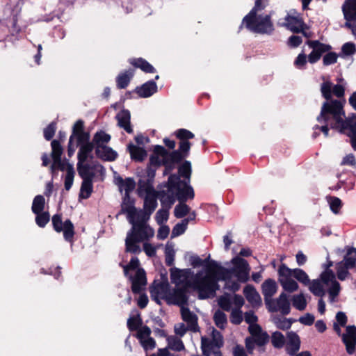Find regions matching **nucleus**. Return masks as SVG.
Instances as JSON below:
<instances>
[{
  "instance_id": "1",
  "label": "nucleus",
  "mask_w": 356,
  "mask_h": 356,
  "mask_svg": "<svg viewBox=\"0 0 356 356\" xmlns=\"http://www.w3.org/2000/svg\"><path fill=\"white\" fill-rule=\"evenodd\" d=\"M316 120L318 124L314 127L316 130H321L325 137L328 136L329 127L346 134L350 138L352 147L356 150V114L351 118L346 119L340 101L323 104Z\"/></svg>"
},
{
  "instance_id": "2",
  "label": "nucleus",
  "mask_w": 356,
  "mask_h": 356,
  "mask_svg": "<svg viewBox=\"0 0 356 356\" xmlns=\"http://www.w3.org/2000/svg\"><path fill=\"white\" fill-rule=\"evenodd\" d=\"M214 278L209 269L200 271L195 275L191 269H170L171 282L178 287L177 289H181L185 293L186 289L192 288L198 291L201 299L213 297L216 291L219 289V286L216 283Z\"/></svg>"
},
{
  "instance_id": "3",
  "label": "nucleus",
  "mask_w": 356,
  "mask_h": 356,
  "mask_svg": "<svg viewBox=\"0 0 356 356\" xmlns=\"http://www.w3.org/2000/svg\"><path fill=\"white\" fill-rule=\"evenodd\" d=\"M229 267H218L209 268L215 277V282L222 280L225 282V288L232 291H238L241 283L250 279L251 268L246 260L236 256L229 261Z\"/></svg>"
},
{
  "instance_id": "4",
  "label": "nucleus",
  "mask_w": 356,
  "mask_h": 356,
  "mask_svg": "<svg viewBox=\"0 0 356 356\" xmlns=\"http://www.w3.org/2000/svg\"><path fill=\"white\" fill-rule=\"evenodd\" d=\"M127 219L132 227L127 232L125 239L126 251L131 253L141 252L139 242L148 241L153 238L154 229L147 223L148 220H143L136 215L126 213Z\"/></svg>"
},
{
  "instance_id": "5",
  "label": "nucleus",
  "mask_w": 356,
  "mask_h": 356,
  "mask_svg": "<svg viewBox=\"0 0 356 356\" xmlns=\"http://www.w3.org/2000/svg\"><path fill=\"white\" fill-rule=\"evenodd\" d=\"M267 3L266 0H257L254 8L243 18L241 26L245 25L248 29L254 33H272L274 28L270 15L263 12Z\"/></svg>"
},
{
  "instance_id": "6",
  "label": "nucleus",
  "mask_w": 356,
  "mask_h": 356,
  "mask_svg": "<svg viewBox=\"0 0 356 356\" xmlns=\"http://www.w3.org/2000/svg\"><path fill=\"white\" fill-rule=\"evenodd\" d=\"M308 286L314 295L321 298L325 295V291H327L331 302H335L340 291V285L330 270H325L321 273L320 280H314Z\"/></svg>"
},
{
  "instance_id": "7",
  "label": "nucleus",
  "mask_w": 356,
  "mask_h": 356,
  "mask_svg": "<svg viewBox=\"0 0 356 356\" xmlns=\"http://www.w3.org/2000/svg\"><path fill=\"white\" fill-rule=\"evenodd\" d=\"M157 207L156 197L154 190L149 186L145 188V197L143 209H137L131 198L127 199L122 204V212L131 213L143 220H149L152 213Z\"/></svg>"
},
{
  "instance_id": "8",
  "label": "nucleus",
  "mask_w": 356,
  "mask_h": 356,
  "mask_svg": "<svg viewBox=\"0 0 356 356\" xmlns=\"http://www.w3.org/2000/svg\"><path fill=\"white\" fill-rule=\"evenodd\" d=\"M152 298L158 303L163 299L169 304L182 305L186 302L185 293L181 289H170L167 282L154 283L150 289Z\"/></svg>"
},
{
  "instance_id": "9",
  "label": "nucleus",
  "mask_w": 356,
  "mask_h": 356,
  "mask_svg": "<svg viewBox=\"0 0 356 356\" xmlns=\"http://www.w3.org/2000/svg\"><path fill=\"white\" fill-rule=\"evenodd\" d=\"M181 160L180 153L178 152H168L165 148L160 145H156L153 154L149 159L150 165L159 166L165 165L164 174H168L173 168L175 163Z\"/></svg>"
},
{
  "instance_id": "10",
  "label": "nucleus",
  "mask_w": 356,
  "mask_h": 356,
  "mask_svg": "<svg viewBox=\"0 0 356 356\" xmlns=\"http://www.w3.org/2000/svg\"><path fill=\"white\" fill-rule=\"evenodd\" d=\"M168 188L172 197L176 196L180 201L194 197L193 188L186 181H180L179 177L177 175H173L169 177Z\"/></svg>"
},
{
  "instance_id": "11",
  "label": "nucleus",
  "mask_w": 356,
  "mask_h": 356,
  "mask_svg": "<svg viewBox=\"0 0 356 356\" xmlns=\"http://www.w3.org/2000/svg\"><path fill=\"white\" fill-rule=\"evenodd\" d=\"M52 163L51 165V171L54 175L56 171L60 170L63 172L62 179L65 189L67 190V159H61L63 153V148L60 142L57 140H53L51 143Z\"/></svg>"
},
{
  "instance_id": "12",
  "label": "nucleus",
  "mask_w": 356,
  "mask_h": 356,
  "mask_svg": "<svg viewBox=\"0 0 356 356\" xmlns=\"http://www.w3.org/2000/svg\"><path fill=\"white\" fill-rule=\"evenodd\" d=\"M124 273L128 275L130 270H136L134 277L130 276L132 283V291L134 293H139L146 285V277L143 269L139 268V260L137 257L131 258L128 265L123 266Z\"/></svg>"
},
{
  "instance_id": "13",
  "label": "nucleus",
  "mask_w": 356,
  "mask_h": 356,
  "mask_svg": "<svg viewBox=\"0 0 356 356\" xmlns=\"http://www.w3.org/2000/svg\"><path fill=\"white\" fill-rule=\"evenodd\" d=\"M280 24L293 32H302L307 38L311 36V34L307 33V26L303 22L300 14L294 10H290L280 22Z\"/></svg>"
},
{
  "instance_id": "14",
  "label": "nucleus",
  "mask_w": 356,
  "mask_h": 356,
  "mask_svg": "<svg viewBox=\"0 0 356 356\" xmlns=\"http://www.w3.org/2000/svg\"><path fill=\"white\" fill-rule=\"evenodd\" d=\"M80 145L79 150L77 154L78 163L77 170L79 175L86 176L88 175L87 164L90 163V161L93 158L92 151L94 148L93 143L89 141L79 144Z\"/></svg>"
},
{
  "instance_id": "15",
  "label": "nucleus",
  "mask_w": 356,
  "mask_h": 356,
  "mask_svg": "<svg viewBox=\"0 0 356 356\" xmlns=\"http://www.w3.org/2000/svg\"><path fill=\"white\" fill-rule=\"evenodd\" d=\"M293 278L292 269L282 264L278 269V280L284 291L289 293L298 291L299 286Z\"/></svg>"
},
{
  "instance_id": "16",
  "label": "nucleus",
  "mask_w": 356,
  "mask_h": 356,
  "mask_svg": "<svg viewBox=\"0 0 356 356\" xmlns=\"http://www.w3.org/2000/svg\"><path fill=\"white\" fill-rule=\"evenodd\" d=\"M211 329V341L206 337H202V349L205 356H211V353H216V350L223 344V339L220 333L213 327Z\"/></svg>"
},
{
  "instance_id": "17",
  "label": "nucleus",
  "mask_w": 356,
  "mask_h": 356,
  "mask_svg": "<svg viewBox=\"0 0 356 356\" xmlns=\"http://www.w3.org/2000/svg\"><path fill=\"white\" fill-rule=\"evenodd\" d=\"M306 44L312 49L308 54V61L310 64L317 63L324 54L332 49L330 45L322 43L318 40H307Z\"/></svg>"
},
{
  "instance_id": "18",
  "label": "nucleus",
  "mask_w": 356,
  "mask_h": 356,
  "mask_svg": "<svg viewBox=\"0 0 356 356\" xmlns=\"http://www.w3.org/2000/svg\"><path fill=\"white\" fill-rule=\"evenodd\" d=\"M266 307L270 312H280L282 314H289L291 308L288 296L285 293H282L276 299H272Z\"/></svg>"
},
{
  "instance_id": "19",
  "label": "nucleus",
  "mask_w": 356,
  "mask_h": 356,
  "mask_svg": "<svg viewBox=\"0 0 356 356\" xmlns=\"http://www.w3.org/2000/svg\"><path fill=\"white\" fill-rule=\"evenodd\" d=\"M218 302L220 307L225 311H232L234 307H242L244 305L243 298L236 294H225L220 297Z\"/></svg>"
},
{
  "instance_id": "20",
  "label": "nucleus",
  "mask_w": 356,
  "mask_h": 356,
  "mask_svg": "<svg viewBox=\"0 0 356 356\" xmlns=\"http://www.w3.org/2000/svg\"><path fill=\"white\" fill-rule=\"evenodd\" d=\"M151 332L147 326L140 327L137 332L136 337L145 351L152 350L156 347L155 340L150 337Z\"/></svg>"
},
{
  "instance_id": "21",
  "label": "nucleus",
  "mask_w": 356,
  "mask_h": 356,
  "mask_svg": "<svg viewBox=\"0 0 356 356\" xmlns=\"http://www.w3.org/2000/svg\"><path fill=\"white\" fill-rule=\"evenodd\" d=\"M88 175L83 176L79 175L82 179H86L90 181H103L105 176V170L104 167L98 163L97 161H91L90 163L87 164Z\"/></svg>"
},
{
  "instance_id": "22",
  "label": "nucleus",
  "mask_w": 356,
  "mask_h": 356,
  "mask_svg": "<svg viewBox=\"0 0 356 356\" xmlns=\"http://www.w3.org/2000/svg\"><path fill=\"white\" fill-rule=\"evenodd\" d=\"M90 135L83 130V122L81 120L76 122L72 128V134L70 136V141L76 140L77 143H86L89 141Z\"/></svg>"
},
{
  "instance_id": "23",
  "label": "nucleus",
  "mask_w": 356,
  "mask_h": 356,
  "mask_svg": "<svg viewBox=\"0 0 356 356\" xmlns=\"http://www.w3.org/2000/svg\"><path fill=\"white\" fill-rule=\"evenodd\" d=\"M341 336L348 353H353L355 351L356 344V327L354 325L347 326L346 332Z\"/></svg>"
},
{
  "instance_id": "24",
  "label": "nucleus",
  "mask_w": 356,
  "mask_h": 356,
  "mask_svg": "<svg viewBox=\"0 0 356 356\" xmlns=\"http://www.w3.org/2000/svg\"><path fill=\"white\" fill-rule=\"evenodd\" d=\"M116 184L118 186L119 190L121 193L124 192V197L122 200V205L124 204L127 199L130 198L129 193L132 192L136 186L135 181L131 178H127L123 179L118 177L115 179Z\"/></svg>"
},
{
  "instance_id": "25",
  "label": "nucleus",
  "mask_w": 356,
  "mask_h": 356,
  "mask_svg": "<svg viewBox=\"0 0 356 356\" xmlns=\"http://www.w3.org/2000/svg\"><path fill=\"white\" fill-rule=\"evenodd\" d=\"M278 286L273 279L266 280L261 284V292L264 296L266 305L272 300V297L277 293Z\"/></svg>"
},
{
  "instance_id": "26",
  "label": "nucleus",
  "mask_w": 356,
  "mask_h": 356,
  "mask_svg": "<svg viewBox=\"0 0 356 356\" xmlns=\"http://www.w3.org/2000/svg\"><path fill=\"white\" fill-rule=\"evenodd\" d=\"M243 294L252 307H258L261 305V298L253 286L249 284L245 286L243 289Z\"/></svg>"
},
{
  "instance_id": "27",
  "label": "nucleus",
  "mask_w": 356,
  "mask_h": 356,
  "mask_svg": "<svg viewBox=\"0 0 356 356\" xmlns=\"http://www.w3.org/2000/svg\"><path fill=\"white\" fill-rule=\"evenodd\" d=\"M248 330L257 346H262L268 341V335L261 330L259 325H252Z\"/></svg>"
},
{
  "instance_id": "28",
  "label": "nucleus",
  "mask_w": 356,
  "mask_h": 356,
  "mask_svg": "<svg viewBox=\"0 0 356 356\" xmlns=\"http://www.w3.org/2000/svg\"><path fill=\"white\" fill-rule=\"evenodd\" d=\"M300 348V339L298 335L293 332H289L287 334V341L286 346V352L293 355L299 350Z\"/></svg>"
},
{
  "instance_id": "29",
  "label": "nucleus",
  "mask_w": 356,
  "mask_h": 356,
  "mask_svg": "<svg viewBox=\"0 0 356 356\" xmlns=\"http://www.w3.org/2000/svg\"><path fill=\"white\" fill-rule=\"evenodd\" d=\"M157 91V85L153 81H147L140 87H138L136 89V93L139 97L143 98H147L152 96Z\"/></svg>"
},
{
  "instance_id": "30",
  "label": "nucleus",
  "mask_w": 356,
  "mask_h": 356,
  "mask_svg": "<svg viewBox=\"0 0 356 356\" xmlns=\"http://www.w3.org/2000/svg\"><path fill=\"white\" fill-rule=\"evenodd\" d=\"M342 10L346 21L356 20V0H346Z\"/></svg>"
},
{
  "instance_id": "31",
  "label": "nucleus",
  "mask_w": 356,
  "mask_h": 356,
  "mask_svg": "<svg viewBox=\"0 0 356 356\" xmlns=\"http://www.w3.org/2000/svg\"><path fill=\"white\" fill-rule=\"evenodd\" d=\"M184 304L179 305L181 306V313L183 320L188 325V327L193 331L197 328V316L195 314L191 312Z\"/></svg>"
},
{
  "instance_id": "32",
  "label": "nucleus",
  "mask_w": 356,
  "mask_h": 356,
  "mask_svg": "<svg viewBox=\"0 0 356 356\" xmlns=\"http://www.w3.org/2000/svg\"><path fill=\"white\" fill-rule=\"evenodd\" d=\"M118 125L123 128L127 133H132L133 129L130 124L131 115L129 111L122 110L116 115Z\"/></svg>"
},
{
  "instance_id": "33",
  "label": "nucleus",
  "mask_w": 356,
  "mask_h": 356,
  "mask_svg": "<svg viewBox=\"0 0 356 356\" xmlns=\"http://www.w3.org/2000/svg\"><path fill=\"white\" fill-rule=\"evenodd\" d=\"M195 218V214L194 212L190 213L188 218H185L181 220V222L177 223L172 229V237H177L178 236H180L181 234H184L186 231L188 224L190 220H193Z\"/></svg>"
},
{
  "instance_id": "34",
  "label": "nucleus",
  "mask_w": 356,
  "mask_h": 356,
  "mask_svg": "<svg viewBox=\"0 0 356 356\" xmlns=\"http://www.w3.org/2000/svg\"><path fill=\"white\" fill-rule=\"evenodd\" d=\"M96 154L97 156L106 161H113L118 155L116 152L106 145L98 147L96 149Z\"/></svg>"
},
{
  "instance_id": "35",
  "label": "nucleus",
  "mask_w": 356,
  "mask_h": 356,
  "mask_svg": "<svg viewBox=\"0 0 356 356\" xmlns=\"http://www.w3.org/2000/svg\"><path fill=\"white\" fill-rule=\"evenodd\" d=\"M128 149L131 159L135 161H141L147 156V152L143 147L130 144Z\"/></svg>"
},
{
  "instance_id": "36",
  "label": "nucleus",
  "mask_w": 356,
  "mask_h": 356,
  "mask_svg": "<svg viewBox=\"0 0 356 356\" xmlns=\"http://www.w3.org/2000/svg\"><path fill=\"white\" fill-rule=\"evenodd\" d=\"M52 224L55 231L63 232V237L67 241V221L63 222L61 216L56 214L52 217Z\"/></svg>"
},
{
  "instance_id": "37",
  "label": "nucleus",
  "mask_w": 356,
  "mask_h": 356,
  "mask_svg": "<svg viewBox=\"0 0 356 356\" xmlns=\"http://www.w3.org/2000/svg\"><path fill=\"white\" fill-rule=\"evenodd\" d=\"M130 63L146 73H154L155 72L154 67L149 64L147 61L143 58H134L130 60Z\"/></svg>"
},
{
  "instance_id": "38",
  "label": "nucleus",
  "mask_w": 356,
  "mask_h": 356,
  "mask_svg": "<svg viewBox=\"0 0 356 356\" xmlns=\"http://www.w3.org/2000/svg\"><path fill=\"white\" fill-rule=\"evenodd\" d=\"M166 341L168 343V346L165 348H168V350L171 349L175 351H181L185 348L182 341L177 337L168 336Z\"/></svg>"
},
{
  "instance_id": "39",
  "label": "nucleus",
  "mask_w": 356,
  "mask_h": 356,
  "mask_svg": "<svg viewBox=\"0 0 356 356\" xmlns=\"http://www.w3.org/2000/svg\"><path fill=\"white\" fill-rule=\"evenodd\" d=\"M45 207V199L43 195H38L33 200L31 211L34 214L44 212Z\"/></svg>"
},
{
  "instance_id": "40",
  "label": "nucleus",
  "mask_w": 356,
  "mask_h": 356,
  "mask_svg": "<svg viewBox=\"0 0 356 356\" xmlns=\"http://www.w3.org/2000/svg\"><path fill=\"white\" fill-rule=\"evenodd\" d=\"M133 76L134 72L132 70L126 71L120 74L116 79L118 87L120 88H126Z\"/></svg>"
},
{
  "instance_id": "41",
  "label": "nucleus",
  "mask_w": 356,
  "mask_h": 356,
  "mask_svg": "<svg viewBox=\"0 0 356 356\" xmlns=\"http://www.w3.org/2000/svg\"><path fill=\"white\" fill-rule=\"evenodd\" d=\"M110 139L111 136L104 131L97 132L93 138V145H95V149L99 146H105Z\"/></svg>"
},
{
  "instance_id": "42",
  "label": "nucleus",
  "mask_w": 356,
  "mask_h": 356,
  "mask_svg": "<svg viewBox=\"0 0 356 356\" xmlns=\"http://www.w3.org/2000/svg\"><path fill=\"white\" fill-rule=\"evenodd\" d=\"M291 301L293 306L299 311H303L307 307V300L303 293L293 296Z\"/></svg>"
},
{
  "instance_id": "43",
  "label": "nucleus",
  "mask_w": 356,
  "mask_h": 356,
  "mask_svg": "<svg viewBox=\"0 0 356 356\" xmlns=\"http://www.w3.org/2000/svg\"><path fill=\"white\" fill-rule=\"evenodd\" d=\"M292 273L293 275V277L296 279L298 282L303 284L305 286L309 284L310 280L308 275L303 270L300 268H294L292 269Z\"/></svg>"
},
{
  "instance_id": "44",
  "label": "nucleus",
  "mask_w": 356,
  "mask_h": 356,
  "mask_svg": "<svg viewBox=\"0 0 356 356\" xmlns=\"http://www.w3.org/2000/svg\"><path fill=\"white\" fill-rule=\"evenodd\" d=\"M327 202L329 204L330 210L334 213L338 214L342 207V202L339 197L333 196L326 197Z\"/></svg>"
},
{
  "instance_id": "45",
  "label": "nucleus",
  "mask_w": 356,
  "mask_h": 356,
  "mask_svg": "<svg viewBox=\"0 0 356 356\" xmlns=\"http://www.w3.org/2000/svg\"><path fill=\"white\" fill-rule=\"evenodd\" d=\"M92 181L83 179L79 196L81 198L86 199L89 197L92 191Z\"/></svg>"
},
{
  "instance_id": "46",
  "label": "nucleus",
  "mask_w": 356,
  "mask_h": 356,
  "mask_svg": "<svg viewBox=\"0 0 356 356\" xmlns=\"http://www.w3.org/2000/svg\"><path fill=\"white\" fill-rule=\"evenodd\" d=\"M356 261V249H351L348 250L347 255L345 257L343 261L339 264H343L346 268H353Z\"/></svg>"
},
{
  "instance_id": "47",
  "label": "nucleus",
  "mask_w": 356,
  "mask_h": 356,
  "mask_svg": "<svg viewBox=\"0 0 356 356\" xmlns=\"http://www.w3.org/2000/svg\"><path fill=\"white\" fill-rule=\"evenodd\" d=\"M307 63H309L308 55L307 56L304 51H302L294 60L293 65L296 68L302 70L306 68Z\"/></svg>"
},
{
  "instance_id": "48",
  "label": "nucleus",
  "mask_w": 356,
  "mask_h": 356,
  "mask_svg": "<svg viewBox=\"0 0 356 356\" xmlns=\"http://www.w3.org/2000/svg\"><path fill=\"white\" fill-rule=\"evenodd\" d=\"M165 256L166 264L171 266L174 264L175 251L172 244L168 243L165 248Z\"/></svg>"
},
{
  "instance_id": "49",
  "label": "nucleus",
  "mask_w": 356,
  "mask_h": 356,
  "mask_svg": "<svg viewBox=\"0 0 356 356\" xmlns=\"http://www.w3.org/2000/svg\"><path fill=\"white\" fill-rule=\"evenodd\" d=\"M271 343L276 348H281L285 343L284 336L280 332H275L271 336Z\"/></svg>"
},
{
  "instance_id": "50",
  "label": "nucleus",
  "mask_w": 356,
  "mask_h": 356,
  "mask_svg": "<svg viewBox=\"0 0 356 356\" xmlns=\"http://www.w3.org/2000/svg\"><path fill=\"white\" fill-rule=\"evenodd\" d=\"M356 52V46L353 42H346L341 47V53L339 56L346 58L353 56Z\"/></svg>"
},
{
  "instance_id": "51",
  "label": "nucleus",
  "mask_w": 356,
  "mask_h": 356,
  "mask_svg": "<svg viewBox=\"0 0 356 356\" xmlns=\"http://www.w3.org/2000/svg\"><path fill=\"white\" fill-rule=\"evenodd\" d=\"M35 215V223L40 227H44L49 222L50 215L48 211L38 213Z\"/></svg>"
},
{
  "instance_id": "52",
  "label": "nucleus",
  "mask_w": 356,
  "mask_h": 356,
  "mask_svg": "<svg viewBox=\"0 0 356 356\" xmlns=\"http://www.w3.org/2000/svg\"><path fill=\"white\" fill-rule=\"evenodd\" d=\"M213 319L216 326L220 329L225 328L227 324L226 315L221 311L216 312Z\"/></svg>"
},
{
  "instance_id": "53",
  "label": "nucleus",
  "mask_w": 356,
  "mask_h": 356,
  "mask_svg": "<svg viewBox=\"0 0 356 356\" xmlns=\"http://www.w3.org/2000/svg\"><path fill=\"white\" fill-rule=\"evenodd\" d=\"M273 321L277 328L283 330H288L291 326V321L285 318L274 317Z\"/></svg>"
},
{
  "instance_id": "54",
  "label": "nucleus",
  "mask_w": 356,
  "mask_h": 356,
  "mask_svg": "<svg viewBox=\"0 0 356 356\" xmlns=\"http://www.w3.org/2000/svg\"><path fill=\"white\" fill-rule=\"evenodd\" d=\"M189 211L190 208L188 205L184 203H180L175 207L174 213L177 218H181L188 213Z\"/></svg>"
},
{
  "instance_id": "55",
  "label": "nucleus",
  "mask_w": 356,
  "mask_h": 356,
  "mask_svg": "<svg viewBox=\"0 0 356 356\" xmlns=\"http://www.w3.org/2000/svg\"><path fill=\"white\" fill-rule=\"evenodd\" d=\"M56 131V122L53 121L43 130L44 138H45V140H51L55 134Z\"/></svg>"
},
{
  "instance_id": "56",
  "label": "nucleus",
  "mask_w": 356,
  "mask_h": 356,
  "mask_svg": "<svg viewBox=\"0 0 356 356\" xmlns=\"http://www.w3.org/2000/svg\"><path fill=\"white\" fill-rule=\"evenodd\" d=\"M324 54L325 55L323 57V63L324 65L326 66L336 63L337 61V58L339 56V55H338L335 52H332L330 51L326 52Z\"/></svg>"
},
{
  "instance_id": "57",
  "label": "nucleus",
  "mask_w": 356,
  "mask_h": 356,
  "mask_svg": "<svg viewBox=\"0 0 356 356\" xmlns=\"http://www.w3.org/2000/svg\"><path fill=\"white\" fill-rule=\"evenodd\" d=\"M241 307H234L231 312L230 321L234 324H240L243 321Z\"/></svg>"
},
{
  "instance_id": "58",
  "label": "nucleus",
  "mask_w": 356,
  "mask_h": 356,
  "mask_svg": "<svg viewBox=\"0 0 356 356\" xmlns=\"http://www.w3.org/2000/svg\"><path fill=\"white\" fill-rule=\"evenodd\" d=\"M332 90V83L329 81L324 82L321 85V90L322 95L327 100H329L331 98ZM333 101L334 100L327 101V102H331ZM325 103H326V102H325ZM325 104V102L323 103V104Z\"/></svg>"
},
{
  "instance_id": "59",
  "label": "nucleus",
  "mask_w": 356,
  "mask_h": 356,
  "mask_svg": "<svg viewBox=\"0 0 356 356\" xmlns=\"http://www.w3.org/2000/svg\"><path fill=\"white\" fill-rule=\"evenodd\" d=\"M169 217V211L168 209H159L155 216V220L156 222L159 225H163L165 222Z\"/></svg>"
},
{
  "instance_id": "60",
  "label": "nucleus",
  "mask_w": 356,
  "mask_h": 356,
  "mask_svg": "<svg viewBox=\"0 0 356 356\" xmlns=\"http://www.w3.org/2000/svg\"><path fill=\"white\" fill-rule=\"evenodd\" d=\"M140 324L141 320L138 314L131 316L127 321V325L131 330H138Z\"/></svg>"
},
{
  "instance_id": "61",
  "label": "nucleus",
  "mask_w": 356,
  "mask_h": 356,
  "mask_svg": "<svg viewBox=\"0 0 356 356\" xmlns=\"http://www.w3.org/2000/svg\"><path fill=\"white\" fill-rule=\"evenodd\" d=\"M179 173L181 176L189 179L191 173L190 162L186 161L179 168Z\"/></svg>"
},
{
  "instance_id": "62",
  "label": "nucleus",
  "mask_w": 356,
  "mask_h": 356,
  "mask_svg": "<svg viewBox=\"0 0 356 356\" xmlns=\"http://www.w3.org/2000/svg\"><path fill=\"white\" fill-rule=\"evenodd\" d=\"M191 148V143L186 140H181L179 143V151H177L179 153H180V155L181 156V159L184 156H186Z\"/></svg>"
},
{
  "instance_id": "63",
  "label": "nucleus",
  "mask_w": 356,
  "mask_h": 356,
  "mask_svg": "<svg viewBox=\"0 0 356 356\" xmlns=\"http://www.w3.org/2000/svg\"><path fill=\"white\" fill-rule=\"evenodd\" d=\"M176 136L180 140H188V139L193 138L194 134L188 130L181 129L176 132Z\"/></svg>"
},
{
  "instance_id": "64",
  "label": "nucleus",
  "mask_w": 356,
  "mask_h": 356,
  "mask_svg": "<svg viewBox=\"0 0 356 356\" xmlns=\"http://www.w3.org/2000/svg\"><path fill=\"white\" fill-rule=\"evenodd\" d=\"M170 233V228L167 225H161L157 232V238L161 240L165 239Z\"/></svg>"
}]
</instances>
